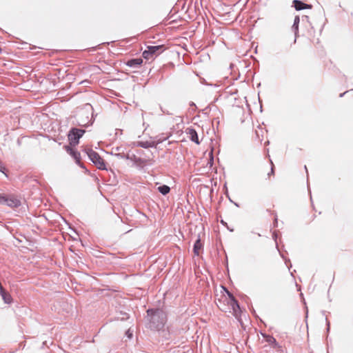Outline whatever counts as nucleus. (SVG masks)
Listing matches in <instances>:
<instances>
[{
    "label": "nucleus",
    "mask_w": 353,
    "mask_h": 353,
    "mask_svg": "<svg viewBox=\"0 0 353 353\" xmlns=\"http://www.w3.org/2000/svg\"><path fill=\"white\" fill-rule=\"evenodd\" d=\"M132 161H134L135 163H137V164H140V163H142L143 162V161L141 158L137 157L134 154H132Z\"/></svg>",
    "instance_id": "6ab92c4d"
},
{
    "label": "nucleus",
    "mask_w": 353,
    "mask_h": 353,
    "mask_svg": "<svg viewBox=\"0 0 353 353\" xmlns=\"http://www.w3.org/2000/svg\"><path fill=\"white\" fill-rule=\"evenodd\" d=\"M202 246H203V245L201 242L200 237L199 236L198 239L194 242V248H193V252L196 256L199 255V250L201 249Z\"/></svg>",
    "instance_id": "4468645a"
},
{
    "label": "nucleus",
    "mask_w": 353,
    "mask_h": 353,
    "mask_svg": "<svg viewBox=\"0 0 353 353\" xmlns=\"http://www.w3.org/2000/svg\"><path fill=\"white\" fill-rule=\"evenodd\" d=\"M143 60L141 58L132 59L127 61L126 65L129 67L137 68L141 65Z\"/></svg>",
    "instance_id": "f8f14e48"
},
{
    "label": "nucleus",
    "mask_w": 353,
    "mask_h": 353,
    "mask_svg": "<svg viewBox=\"0 0 353 353\" xmlns=\"http://www.w3.org/2000/svg\"><path fill=\"white\" fill-rule=\"evenodd\" d=\"M4 170H5V168L3 165V163H1V161H0V172L4 173Z\"/></svg>",
    "instance_id": "412c9836"
},
{
    "label": "nucleus",
    "mask_w": 353,
    "mask_h": 353,
    "mask_svg": "<svg viewBox=\"0 0 353 353\" xmlns=\"http://www.w3.org/2000/svg\"><path fill=\"white\" fill-rule=\"evenodd\" d=\"M158 191L163 195L168 194L170 191V188L167 185H162L157 188Z\"/></svg>",
    "instance_id": "dca6fc26"
},
{
    "label": "nucleus",
    "mask_w": 353,
    "mask_h": 353,
    "mask_svg": "<svg viewBox=\"0 0 353 353\" xmlns=\"http://www.w3.org/2000/svg\"><path fill=\"white\" fill-rule=\"evenodd\" d=\"M161 112H162L163 114H171L169 112L164 110L162 108V107H161Z\"/></svg>",
    "instance_id": "b1692460"
},
{
    "label": "nucleus",
    "mask_w": 353,
    "mask_h": 353,
    "mask_svg": "<svg viewBox=\"0 0 353 353\" xmlns=\"http://www.w3.org/2000/svg\"><path fill=\"white\" fill-rule=\"evenodd\" d=\"M114 155L119 159H124V153L123 152L115 153Z\"/></svg>",
    "instance_id": "aec40b11"
},
{
    "label": "nucleus",
    "mask_w": 353,
    "mask_h": 353,
    "mask_svg": "<svg viewBox=\"0 0 353 353\" xmlns=\"http://www.w3.org/2000/svg\"><path fill=\"white\" fill-rule=\"evenodd\" d=\"M266 341L270 344L273 345L274 347H275L278 345V343H277L276 339L272 336H270V335L267 336Z\"/></svg>",
    "instance_id": "f3484780"
},
{
    "label": "nucleus",
    "mask_w": 353,
    "mask_h": 353,
    "mask_svg": "<svg viewBox=\"0 0 353 353\" xmlns=\"http://www.w3.org/2000/svg\"><path fill=\"white\" fill-rule=\"evenodd\" d=\"M114 150L116 152H120V151H121V147H116L115 148H114Z\"/></svg>",
    "instance_id": "393cba45"
},
{
    "label": "nucleus",
    "mask_w": 353,
    "mask_h": 353,
    "mask_svg": "<svg viewBox=\"0 0 353 353\" xmlns=\"http://www.w3.org/2000/svg\"><path fill=\"white\" fill-rule=\"evenodd\" d=\"M221 223L223 225H226L227 223L224 221H221Z\"/></svg>",
    "instance_id": "7c9ffc66"
},
{
    "label": "nucleus",
    "mask_w": 353,
    "mask_h": 353,
    "mask_svg": "<svg viewBox=\"0 0 353 353\" xmlns=\"http://www.w3.org/2000/svg\"><path fill=\"white\" fill-rule=\"evenodd\" d=\"M305 169L306 172H307V166L306 165H305Z\"/></svg>",
    "instance_id": "473e14b6"
},
{
    "label": "nucleus",
    "mask_w": 353,
    "mask_h": 353,
    "mask_svg": "<svg viewBox=\"0 0 353 353\" xmlns=\"http://www.w3.org/2000/svg\"><path fill=\"white\" fill-rule=\"evenodd\" d=\"M0 295L6 303H10L12 302V297L10 294L7 293L3 288L0 291Z\"/></svg>",
    "instance_id": "2eb2a0df"
},
{
    "label": "nucleus",
    "mask_w": 353,
    "mask_h": 353,
    "mask_svg": "<svg viewBox=\"0 0 353 353\" xmlns=\"http://www.w3.org/2000/svg\"><path fill=\"white\" fill-rule=\"evenodd\" d=\"M142 56L144 59L149 60L153 59V55L150 53V52L147 49L144 50L142 53Z\"/></svg>",
    "instance_id": "a211bd4d"
},
{
    "label": "nucleus",
    "mask_w": 353,
    "mask_h": 353,
    "mask_svg": "<svg viewBox=\"0 0 353 353\" xmlns=\"http://www.w3.org/2000/svg\"><path fill=\"white\" fill-rule=\"evenodd\" d=\"M190 106H196V105H195V103H194V102H190Z\"/></svg>",
    "instance_id": "c85d7f7f"
},
{
    "label": "nucleus",
    "mask_w": 353,
    "mask_h": 353,
    "mask_svg": "<svg viewBox=\"0 0 353 353\" xmlns=\"http://www.w3.org/2000/svg\"><path fill=\"white\" fill-rule=\"evenodd\" d=\"M9 207L17 208L21 205V201L15 196H10L8 197L5 196L3 203Z\"/></svg>",
    "instance_id": "423d86ee"
},
{
    "label": "nucleus",
    "mask_w": 353,
    "mask_h": 353,
    "mask_svg": "<svg viewBox=\"0 0 353 353\" xmlns=\"http://www.w3.org/2000/svg\"><path fill=\"white\" fill-rule=\"evenodd\" d=\"M274 221H275L276 223H277V219H276V218H275Z\"/></svg>",
    "instance_id": "72a5a7b5"
},
{
    "label": "nucleus",
    "mask_w": 353,
    "mask_h": 353,
    "mask_svg": "<svg viewBox=\"0 0 353 353\" xmlns=\"http://www.w3.org/2000/svg\"><path fill=\"white\" fill-rule=\"evenodd\" d=\"M299 22H300V19H299V16H296L294 17V23H293V25L292 26V30L294 32V35H295V38H294V43L296 42V37H298V34H299Z\"/></svg>",
    "instance_id": "ddd939ff"
},
{
    "label": "nucleus",
    "mask_w": 353,
    "mask_h": 353,
    "mask_svg": "<svg viewBox=\"0 0 353 353\" xmlns=\"http://www.w3.org/2000/svg\"><path fill=\"white\" fill-rule=\"evenodd\" d=\"M5 201V196L0 194V204H3Z\"/></svg>",
    "instance_id": "5701e85b"
},
{
    "label": "nucleus",
    "mask_w": 353,
    "mask_h": 353,
    "mask_svg": "<svg viewBox=\"0 0 353 353\" xmlns=\"http://www.w3.org/2000/svg\"><path fill=\"white\" fill-rule=\"evenodd\" d=\"M228 294L230 298V304L232 309V314L236 318H238L241 313V308L239 304L232 294H230V292H228Z\"/></svg>",
    "instance_id": "39448f33"
},
{
    "label": "nucleus",
    "mask_w": 353,
    "mask_h": 353,
    "mask_svg": "<svg viewBox=\"0 0 353 353\" xmlns=\"http://www.w3.org/2000/svg\"><path fill=\"white\" fill-rule=\"evenodd\" d=\"M1 51H2V49H1V48L0 47V52H1Z\"/></svg>",
    "instance_id": "f704fd0d"
},
{
    "label": "nucleus",
    "mask_w": 353,
    "mask_h": 353,
    "mask_svg": "<svg viewBox=\"0 0 353 353\" xmlns=\"http://www.w3.org/2000/svg\"><path fill=\"white\" fill-rule=\"evenodd\" d=\"M345 93H346V92H343V93L340 94L339 97H343V96L345 95Z\"/></svg>",
    "instance_id": "c756f323"
},
{
    "label": "nucleus",
    "mask_w": 353,
    "mask_h": 353,
    "mask_svg": "<svg viewBox=\"0 0 353 353\" xmlns=\"http://www.w3.org/2000/svg\"><path fill=\"white\" fill-rule=\"evenodd\" d=\"M165 139H159L157 141H139V142H137V145L138 147H141V148H156L158 144H159L161 142H163V141H164Z\"/></svg>",
    "instance_id": "0eeeda50"
},
{
    "label": "nucleus",
    "mask_w": 353,
    "mask_h": 353,
    "mask_svg": "<svg viewBox=\"0 0 353 353\" xmlns=\"http://www.w3.org/2000/svg\"><path fill=\"white\" fill-rule=\"evenodd\" d=\"M210 165H212V161H213V157H212V152H210Z\"/></svg>",
    "instance_id": "a878e982"
},
{
    "label": "nucleus",
    "mask_w": 353,
    "mask_h": 353,
    "mask_svg": "<svg viewBox=\"0 0 353 353\" xmlns=\"http://www.w3.org/2000/svg\"><path fill=\"white\" fill-rule=\"evenodd\" d=\"M148 50L154 56H157L163 50V46H148Z\"/></svg>",
    "instance_id": "9d476101"
},
{
    "label": "nucleus",
    "mask_w": 353,
    "mask_h": 353,
    "mask_svg": "<svg viewBox=\"0 0 353 353\" xmlns=\"http://www.w3.org/2000/svg\"><path fill=\"white\" fill-rule=\"evenodd\" d=\"M94 113L92 106L87 103L84 105L79 114L78 125L81 127H88L92 125L94 122Z\"/></svg>",
    "instance_id": "f03ea898"
},
{
    "label": "nucleus",
    "mask_w": 353,
    "mask_h": 353,
    "mask_svg": "<svg viewBox=\"0 0 353 353\" xmlns=\"http://www.w3.org/2000/svg\"><path fill=\"white\" fill-rule=\"evenodd\" d=\"M85 132V130L72 128L68 134V141L71 146H75L79 144V139Z\"/></svg>",
    "instance_id": "7ed1b4c3"
},
{
    "label": "nucleus",
    "mask_w": 353,
    "mask_h": 353,
    "mask_svg": "<svg viewBox=\"0 0 353 353\" xmlns=\"http://www.w3.org/2000/svg\"><path fill=\"white\" fill-rule=\"evenodd\" d=\"M274 238L276 239V235L275 234H274Z\"/></svg>",
    "instance_id": "2f4dec72"
},
{
    "label": "nucleus",
    "mask_w": 353,
    "mask_h": 353,
    "mask_svg": "<svg viewBox=\"0 0 353 353\" xmlns=\"http://www.w3.org/2000/svg\"><path fill=\"white\" fill-rule=\"evenodd\" d=\"M148 327L155 331L163 329L167 321L165 312L161 309H148L147 310Z\"/></svg>",
    "instance_id": "f257e3e1"
},
{
    "label": "nucleus",
    "mask_w": 353,
    "mask_h": 353,
    "mask_svg": "<svg viewBox=\"0 0 353 353\" xmlns=\"http://www.w3.org/2000/svg\"><path fill=\"white\" fill-rule=\"evenodd\" d=\"M326 321H327V330L329 331V330H330V322L327 321V318H326Z\"/></svg>",
    "instance_id": "bb28decb"
},
{
    "label": "nucleus",
    "mask_w": 353,
    "mask_h": 353,
    "mask_svg": "<svg viewBox=\"0 0 353 353\" xmlns=\"http://www.w3.org/2000/svg\"><path fill=\"white\" fill-rule=\"evenodd\" d=\"M124 159H125L132 160V156H130V155H129L128 154H124Z\"/></svg>",
    "instance_id": "4be33fe9"
},
{
    "label": "nucleus",
    "mask_w": 353,
    "mask_h": 353,
    "mask_svg": "<svg viewBox=\"0 0 353 353\" xmlns=\"http://www.w3.org/2000/svg\"><path fill=\"white\" fill-rule=\"evenodd\" d=\"M65 149L67 151V152L69 153L74 158L76 163L80 165L81 168H83V165L81 164L80 153L78 151L73 150L70 146L68 145L65 146Z\"/></svg>",
    "instance_id": "6e6552de"
},
{
    "label": "nucleus",
    "mask_w": 353,
    "mask_h": 353,
    "mask_svg": "<svg viewBox=\"0 0 353 353\" xmlns=\"http://www.w3.org/2000/svg\"><path fill=\"white\" fill-rule=\"evenodd\" d=\"M292 3H293V6L294 7L295 10L297 11L302 10L304 9H310L312 7V5L305 3L300 0H294Z\"/></svg>",
    "instance_id": "1a4fd4ad"
},
{
    "label": "nucleus",
    "mask_w": 353,
    "mask_h": 353,
    "mask_svg": "<svg viewBox=\"0 0 353 353\" xmlns=\"http://www.w3.org/2000/svg\"><path fill=\"white\" fill-rule=\"evenodd\" d=\"M86 152L90 160L97 166L98 169L107 170L104 160L97 152L94 151L92 149H88Z\"/></svg>",
    "instance_id": "20e7f679"
},
{
    "label": "nucleus",
    "mask_w": 353,
    "mask_h": 353,
    "mask_svg": "<svg viewBox=\"0 0 353 353\" xmlns=\"http://www.w3.org/2000/svg\"><path fill=\"white\" fill-rule=\"evenodd\" d=\"M271 163H272V162H271ZM272 166L271 168V171H270V173H269L268 174L270 175V174H273L274 173V168H273V164H272Z\"/></svg>",
    "instance_id": "cd10ccee"
},
{
    "label": "nucleus",
    "mask_w": 353,
    "mask_h": 353,
    "mask_svg": "<svg viewBox=\"0 0 353 353\" xmlns=\"http://www.w3.org/2000/svg\"><path fill=\"white\" fill-rule=\"evenodd\" d=\"M187 130V133L189 134V138L190 140L196 144H199L200 142L196 131L193 128H188Z\"/></svg>",
    "instance_id": "9b49d317"
}]
</instances>
